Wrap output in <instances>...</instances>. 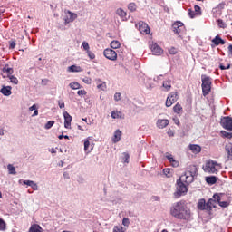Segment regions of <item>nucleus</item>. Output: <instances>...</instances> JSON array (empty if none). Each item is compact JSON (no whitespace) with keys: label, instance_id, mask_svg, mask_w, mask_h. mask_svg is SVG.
<instances>
[{"label":"nucleus","instance_id":"obj_1","mask_svg":"<svg viewBox=\"0 0 232 232\" xmlns=\"http://www.w3.org/2000/svg\"><path fill=\"white\" fill-rule=\"evenodd\" d=\"M195 179V172L187 171L177 179L176 182V191L174 192V197L179 198L182 195L188 193V186L193 182Z\"/></svg>","mask_w":232,"mask_h":232},{"label":"nucleus","instance_id":"obj_2","mask_svg":"<svg viewBox=\"0 0 232 232\" xmlns=\"http://www.w3.org/2000/svg\"><path fill=\"white\" fill-rule=\"evenodd\" d=\"M170 215L175 218H179V220H189L191 218V210L186 206L185 201H179L170 208Z\"/></svg>","mask_w":232,"mask_h":232},{"label":"nucleus","instance_id":"obj_3","mask_svg":"<svg viewBox=\"0 0 232 232\" xmlns=\"http://www.w3.org/2000/svg\"><path fill=\"white\" fill-rule=\"evenodd\" d=\"M201 88H202V93L203 96L206 97V95H209V93L211 92V77L206 75V74H202L201 75Z\"/></svg>","mask_w":232,"mask_h":232},{"label":"nucleus","instance_id":"obj_4","mask_svg":"<svg viewBox=\"0 0 232 232\" xmlns=\"http://www.w3.org/2000/svg\"><path fill=\"white\" fill-rule=\"evenodd\" d=\"M218 169H220V164L213 160H208L205 166H203L205 173L217 174L218 173Z\"/></svg>","mask_w":232,"mask_h":232},{"label":"nucleus","instance_id":"obj_5","mask_svg":"<svg viewBox=\"0 0 232 232\" xmlns=\"http://www.w3.org/2000/svg\"><path fill=\"white\" fill-rule=\"evenodd\" d=\"M177 101H179V94H177V92H170V94L167 97L165 104L167 108H169L173 106Z\"/></svg>","mask_w":232,"mask_h":232},{"label":"nucleus","instance_id":"obj_6","mask_svg":"<svg viewBox=\"0 0 232 232\" xmlns=\"http://www.w3.org/2000/svg\"><path fill=\"white\" fill-rule=\"evenodd\" d=\"M173 33L177 34L179 37H182L180 34L184 32V24L182 22H176L172 24Z\"/></svg>","mask_w":232,"mask_h":232},{"label":"nucleus","instance_id":"obj_7","mask_svg":"<svg viewBox=\"0 0 232 232\" xmlns=\"http://www.w3.org/2000/svg\"><path fill=\"white\" fill-rule=\"evenodd\" d=\"M220 124L225 130H228L229 131H232V118L231 117L221 118Z\"/></svg>","mask_w":232,"mask_h":232},{"label":"nucleus","instance_id":"obj_8","mask_svg":"<svg viewBox=\"0 0 232 232\" xmlns=\"http://www.w3.org/2000/svg\"><path fill=\"white\" fill-rule=\"evenodd\" d=\"M103 55L109 61H117V53L113 49L107 48L103 51Z\"/></svg>","mask_w":232,"mask_h":232},{"label":"nucleus","instance_id":"obj_9","mask_svg":"<svg viewBox=\"0 0 232 232\" xmlns=\"http://www.w3.org/2000/svg\"><path fill=\"white\" fill-rule=\"evenodd\" d=\"M150 49L151 50L153 55H162V53L164 52L159 44L155 43H151L150 45Z\"/></svg>","mask_w":232,"mask_h":232},{"label":"nucleus","instance_id":"obj_10","mask_svg":"<svg viewBox=\"0 0 232 232\" xmlns=\"http://www.w3.org/2000/svg\"><path fill=\"white\" fill-rule=\"evenodd\" d=\"M138 28L140 34H142L143 35H148L150 32V26H148L147 24L144 22L138 23Z\"/></svg>","mask_w":232,"mask_h":232},{"label":"nucleus","instance_id":"obj_11","mask_svg":"<svg viewBox=\"0 0 232 232\" xmlns=\"http://www.w3.org/2000/svg\"><path fill=\"white\" fill-rule=\"evenodd\" d=\"M93 137L90 136L84 140V151L85 153H92L93 151V145L90 143L92 140Z\"/></svg>","mask_w":232,"mask_h":232},{"label":"nucleus","instance_id":"obj_12","mask_svg":"<svg viewBox=\"0 0 232 232\" xmlns=\"http://www.w3.org/2000/svg\"><path fill=\"white\" fill-rule=\"evenodd\" d=\"M156 124L160 130H164V128L169 124V121H168V119H159Z\"/></svg>","mask_w":232,"mask_h":232},{"label":"nucleus","instance_id":"obj_13","mask_svg":"<svg viewBox=\"0 0 232 232\" xmlns=\"http://www.w3.org/2000/svg\"><path fill=\"white\" fill-rule=\"evenodd\" d=\"M0 93L5 97H10V95H12V86H3L0 90Z\"/></svg>","mask_w":232,"mask_h":232},{"label":"nucleus","instance_id":"obj_14","mask_svg":"<svg viewBox=\"0 0 232 232\" xmlns=\"http://www.w3.org/2000/svg\"><path fill=\"white\" fill-rule=\"evenodd\" d=\"M213 198L217 200V202L219 204L221 208H227L229 206V202L227 201H220V195L218 194H214Z\"/></svg>","mask_w":232,"mask_h":232},{"label":"nucleus","instance_id":"obj_15","mask_svg":"<svg viewBox=\"0 0 232 232\" xmlns=\"http://www.w3.org/2000/svg\"><path fill=\"white\" fill-rule=\"evenodd\" d=\"M23 184H24L25 186H30V188H32V189H34V191L39 190V186L37 185V183H35L33 180H24Z\"/></svg>","mask_w":232,"mask_h":232},{"label":"nucleus","instance_id":"obj_16","mask_svg":"<svg viewBox=\"0 0 232 232\" xmlns=\"http://www.w3.org/2000/svg\"><path fill=\"white\" fill-rule=\"evenodd\" d=\"M198 209H199L200 211H208V203H206V199L201 198L198 201Z\"/></svg>","mask_w":232,"mask_h":232},{"label":"nucleus","instance_id":"obj_17","mask_svg":"<svg viewBox=\"0 0 232 232\" xmlns=\"http://www.w3.org/2000/svg\"><path fill=\"white\" fill-rule=\"evenodd\" d=\"M212 43L215 44V46H220V44L224 45L226 44V41L220 37V35H216L215 38L212 40Z\"/></svg>","mask_w":232,"mask_h":232},{"label":"nucleus","instance_id":"obj_18","mask_svg":"<svg viewBox=\"0 0 232 232\" xmlns=\"http://www.w3.org/2000/svg\"><path fill=\"white\" fill-rule=\"evenodd\" d=\"M121 137H122V131L120 130H115L112 137V142H114V144L119 142L121 140Z\"/></svg>","mask_w":232,"mask_h":232},{"label":"nucleus","instance_id":"obj_19","mask_svg":"<svg viewBox=\"0 0 232 232\" xmlns=\"http://www.w3.org/2000/svg\"><path fill=\"white\" fill-rule=\"evenodd\" d=\"M217 199L210 198L208 202H207V208H208V211H211V209H213V208H217Z\"/></svg>","mask_w":232,"mask_h":232},{"label":"nucleus","instance_id":"obj_20","mask_svg":"<svg viewBox=\"0 0 232 232\" xmlns=\"http://www.w3.org/2000/svg\"><path fill=\"white\" fill-rule=\"evenodd\" d=\"M225 150H226V152H227V159L229 160H232V143L227 144L226 147H225Z\"/></svg>","mask_w":232,"mask_h":232},{"label":"nucleus","instance_id":"obj_21","mask_svg":"<svg viewBox=\"0 0 232 232\" xmlns=\"http://www.w3.org/2000/svg\"><path fill=\"white\" fill-rule=\"evenodd\" d=\"M97 88L104 92L106 90V82H102L101 79H97Z\"/></svg>","mask_w":232,"mask_h":232},{"label":"nucleus","instance_id":"obj_22","mask_svg":"<svg viewBox=\"0 0 232 232\" xmlns=\"http://www.w3.org/2000/svg\"><path fill=\"white\" fill-rule=\"evenodd\" d=\"M189 150L193 153H200L202 151V148L199 145H189Z\"/></svg>","mask_w":232,"mask_h":232},{"label":"nucleus","instance_id":"obj_23","mask_svg":"<svg viewBox=\"0 0 232 232\" xmlns=\"http://www.w3.org/2000/svg\"><path fill=\"white\" fill-rule=\"evenodd\" d=\"M206 182H207V184L213 186V184H217V177H215V176L207 177Z\"/></svg>","mask_w":232,"mask_h":232},{"label":"nucleus","instance_id":"obj_24","mask_svg":"<svg viewBox=\"0 0 232 232\" xmlns=\"http://www.w3.org/2000/svg\"><path fill=\"white\" fill-rule=\"evenodd\" d=\"M116 14L117 15H119V17H121V19H126V15H128V14L122 9V8H118L116 10Z\"/></svg>","mask_w":232,"mask_h":232},{"label":"nucleus","instance_id":"obj_25","mask_svg":"<svg viewBox=\"0 0 232 232\" xmlns=\"http://www.w3.org/2000/svg\"><path fill=\"white\" fill-rule=\"evenodd\" d=\"M65 14H68L71 23H73V21H75V19H77V14H75L70 10L65 11Z\"/></svg>","mask_w":232,"mask_h":232},{"label":"nucleus","instance_id":"obj_26","mask_svg":"<svg viewBox=\"0 0 232 232\" xmlns=\"http://www.w3.org/2000/svg\"><path fill=\"white\" fill-rule=\"evenodd\" d=\"M64 128L70 130L72 128V117H65L64 118Z\"/></svg>","mask_w":232,"mask_h":232},{"label":"nucleus","instance_id":"obj_27","mask_svg":"<svg viewBox=\"0 0 232 232\" xmlns=\"http://www.w3.org/2000/svg\"><path fill=\"white\" fill-rule=\"evenodd\" d=\"M163 88L166 90V92H169L171 90V80L164 81Z\"/></svg>","mask_w":232,"mask_h":232},{"label":"nucleus","instance_id":"obj_28","mask_svg":"<svg viewBox=\"0 0 232 232\" xmlns=\"http://www.w3.org/2000/svg\"><path fill=\"white\" fill-rule=\"evenodd\" d=\"M68 72H82V68H81V66L72 65L68 67Z\"/></svg>","mask_w":232,"mask_h":232},{"label":"nucleus","instance_id":"obj_29","mask_svg":"<svg viewBox=\"0 0 232 232\" xmlns=\"http://www.w3.org/2000/svg\"><path fill=\"white\" fill-rule=\"evenodd\" d=\"M7 169H8L9 175H17V171H15V167H14V165L8 164Z\"/></svg>","mask_w":232,"mask_h":232},{"label":"nucleus","instance_id":"obj_30","mask_svg":"<svg viewBox=\"0 0 232 232\" xmlns=\"http://www.w3.org/2000/svg\"><path fill=\"white\" fill-rule=\"evenodd\" d=\"M111 48H112L113 50H117V48H121V42L117 40H113L112 42H111Z\"/></svg>","mask_w":232,"mask_h":232},{"label":"nucleus","instance_id":"obj_31","mask_svg":"<svg viewBox=\"0 0 232 232\" xmlns=\"http://www.w3.org/2000/svg\"><path fill=\"white\" fill-rule=\"evenodd\" d=\"M163 174L168 178L173 177V170L171 169H163Z\"/></svg>","mask_w":232,"mask_h":232},{"label":"nucleus","instance_id":"obj_32","mask_svg":"<svg viewBox=\"0 0 232 232\" xmlns=\"http://www.w3.org/2000/svg\"><path fill=\"white\" fill-rule=\"evenodd\" d=\"M7 77L10 80V82H12V84H19V80L17 79V77L12 74L7 75Z\"/></svg>","mask_w":232,"mask_h":232},{"label":"nucleus","instance_id":"obj_33","mask_svg":"<svg viewBox=\"0 0 232 232\" xmlns=\"http://www.w3.org/2000/svg\"><path fill=\"white\" fill-rule=\"evenodd\" d=\"M29 111H34L32 117H36V115H39V111H37V106L35 104L32 105L29 108Z\"/></svg>","mask_w":232,"mask_h":232},{"label":"nucleus","instance_id":"obj_34","mask_svg":"<svg viewBox=\"0 0 232 232\" xmlns=\"http://www.w3.org/2000/svg\"><path fill=\"white\" fill-rule=\"evenodd\" d=\"M70 88H72V90H80L81 88V84L77 82H72L70 84H69Z\"/></svg>","mask_w":232,"mask_h":232},{"label":"nucleus","instance_id":"obj_35","mask_svg":"<svg viewBox=\"0 0 232 232\" xmlns=\"http://www.w3.org/2000/svg\"><path fill=\"white\" fill-rule=\"evenodd\" d=\"M122 156V160L124 164H130V154H128V152H123Z\"/></svg>","mask_w":232,"mask_h":232},{"label":"nucleus","instance_id":"obj_36","mask_svg":"<svg viewBox=\"0 0 232 232\" xmlns=\"http://www.w3.org/2000/svg\"><path fill=\"white\" fill-rule=\"evenodd\" d=\"M173 111H174V113H178V114L180 113V111H182V105L177 103V104L173 107Z\"/></svg>","mask_w":232,"mask_h":232},{"label":"nucleus","instance_id":"obj_37","mask_svg":"<svg viewBox=\"0 0 232 232\" xmlns=\"http://www.w3.org/2000/svg\"><path fill=\"white\" fill-rule=\"evenodd\" d=\"M111 117H124V113L120 111H112Z\"/></svg>","mask_w":232,"mask_h":232},{"label":"nucleus","instance_id":"obj_38","mask_svg":"<svg viewBox=\"0 0 232 232\" xmlns=\"http://www.w3.org/2000/svg\"><path fill=\"white\" fill-rule=\"evenodd\" d=\"M222 137H225L226 139H231L232 138V133L231 132H227L226 130H221L220 131Z\"/></svg>","mask_w":232,"mask_h":232},{"label":"nucleus","instance_id":"obj_39","mask_svg":"<svg viewBox=\"0 0 232 232\" xmlns=\"http://www.w3.org/2000/svg\"><path fill=\"white\" fill-rule=\"evenodd\" d=\"M128 10H130V12H135L137 10V5L135 3L129 4Z\"/></svg>","mask_w":232,"mask_h":232},{"label":"nucleus","instance_id":"obj_40","mask_svg":"<svg viewBox=\"0 0 232 232\" xmlns=\"http://www.w3.org/2000/svg\"><path fill=\"white\" fill-rule=\"evenodd\" d=\"M218 26L223 29L227 28V24H226L222 19L218 20Z\"/></svg>","mask_w":232,"mask_h":232},{"label":"nucleus","instance_id":"obj_41","mask_svg":"<svg viewBox=\"0 0 232 232\" xmlns=\"http://www.w3.org/2000/svg\"><path fill=\"white\" fill-rule=\"evenodd\" d=\"M55 124L54 121H49L45 123L44 125V129L45 130H50V128H52V126H53Z\"/></svg>","mask_w":232,"mask_h":232},{"label":"nucleus","instance_id":"obj_42","mask_svg":"<svg viewBox=\"0 0 232 232\" xmlns=\"http://www.w3.org/2000/svg\"><path fill=\"white\" fill-rule=\"evenodd\" d=\"M166 159L170 162V164L175 160V158H173V155H171L169 152H167L165 154Z\"/></svg>","mask_w":232,"mask_h":232},{"label":"nucleus","instance_id":"obj_43","mask_svg":"<svg viewBox=\"0 0 232 232\" xmlns=\"http://www.w3.org/2000/svg\"><path fill=\"white\" fill-rule=\"evenodd\" d=\"M6 229V223L3 219H0V231H5Z\"/></svg>","mask_w":232,"mask_h":232},{"label":"nucleus","instance_id":"obj_44","mask_svg":"<svg viewBox=\"0 0 232 232\" xmlns=\"http://www.w3.org/2000/svg\"><path fill=\"white\" fill-rule=\"evenodd\" d=\"M194 12H196L197 15H202L201 8L198 5L194 6Z\"/></svg>","mask_w":232,"mask_h":232},{"label":"nucleus","instance_id":"obj_45","mask_svg":"<svg viewBox=\"0 0 232 232\" xmlns=\"http://www.w3.org/2000/svg\"><path fill=\"white\" fill-rule=\"evenodd\" d=\"M82 121H84L86 124H92L93 123V118L88 117V118H82Z\"/></svg>","mask_w":232,"mask_h":232},{"label":"nucleus","instance_id":"obj_46","mask_svg":"<svg viewBox=\"0 0 232 232\" xmlns=\"http://www.w3.org/2000/svg\"><path fill=\"white\" fill-rule=\"evenodd\" d=\"M124 227H121V226H116L113 228V232H124Z\"/></svg>","mask_w":232,"mask_h":232},{"label":"nucleus","instance_id":"obj_47","mask_svg":"<svg viewBox=\"0 0 232 232\" xmlns=\"http://www.w3.org/2000/svg\"><path fill=\"white\" fill-rule=\"evenodd\" d=\"M3 72H6L8 75H12V72H14V70L10 67H4Z\"/></svg>","mask_w":232,"mask_h":232},{"label":"nucleus","instance_id":"obj_48","mask_svg":"<svg viewBox=\"0 0 232 232\" xmlns=\"http://www.w3.org/2000/svg\"><path fill=\"white\" fill-rule=\"evenodd\" d=\"M188 15L191 19H195L197 14L195 11L191 10V9H188Z\"/></svg>","mask_w":232,"mask_h":232},{"label":"nucleus","instance_id":"obj_49","mask_svg":"<svg viewBox=\"0 0 232 232\" xmlns=\"http://www.w3.org/2000/svg\"><path fill=\"white\" fill-rule=\"evenodd\" d=\"M121 99H122V96H121V92H116V93L114 94V101L119 102V101H121Z\"/></svg>","mask_w":232,"mask_h":232},{"label":"nucleus","instance_id":"obj_50","mask_svg":"<svg viewBox=\"0 0 232 232\" xmlns=\"http://www.w3.org/2000/svg\"><path fill=\"white\" fill-rule=\"evenodd\" d=\"M82 47H83V50H85L86 52L90 51V44H88L87 42H82Z\"/></svg>","mask_w":232,"mask_h":232},{"label":"nucleus","instance_id":"obj_51","mask_svg":"<svg viewBox=\"0 0 232 232\" xmlns=\"http://www.w3.org/2000/svg\"><path fill=\"white\" fill-rule=\"evenodd\" d=\"M63 19L64 21V24H70V23H72L70 21V15L69 14H66Z\"/></svg>","mask_w":232,"mask_h":232},{"label":"nucleus","instance_id":"obj_52","mask_svg":"<svg viewBox=\"0 0 232 232\" xmlns=\"http://www.w3.org/2000/svg\"><path fill=\"white\" fill-rule=\"evenodd\" d=\"M122 224H123L126 227H128V226H130V219H129L128 218H124L122 219Z\"/></svg>","mask_w":232,"mask_h":232},{"label":"nucleus","instance_id":"obj_53","mask_svg":"<svg viewBox=\"0 0 232 232\" xmlns=\"http://www.w3.org/2000/svg\"><path fill=\"white\" fill-rule=\"evenodd\" d=\"M87 54L91 60L95 59V53H93L92 51H87Z\"/></svg>","mask_w":232,"mask_h":232},{"label":"nucleus","instance_id":"obj_54","mask_svg":"<svg viewBox=\"0 0 232 232\" xmlns=\"http://www.w3.org/2000/svg\"><path fill=\"white\" fill-rule=\"evenodd\" d=\"M82 82L85 84H92V78L85 77V78L82 79Z\"/></svg>","mask_w":232,"mask_h":232},{"label":"nucleus","instance_id":"obj_55","mask_svg":"<svg viewBox=\"0 0 232 232\" xmlns=\"http://www.w3.org/2000/svg\"><path fill=\"white\" fill-rule=\"evenodd\" d=\"M169 53H170V55H176L177 53V49L175 47H171L169 50Z\"/></svg>","mask_w":232,"mask_h":232},{"label":"nucleus","instance_id":"obj_56","mask_svg":"<svg viewBox=\"0 0 232 232\" xmlns=\"http://www.w3.org/2000/svg\"><path fill=\"white\" fill-rule=\"evenodd\" d=\"M172 164L173 168H179V161L174 159V160L170 163Z\"/></svg>","mask_w":232,"mask_h":232},{"label":"nucleus","instance_id":"obj_57","mask_svg":"<svg viewBox=\"0 0 232 232\" xmlns=\"http://www.w3.org/2000/svg\"><path fill=\"white\" fill-rule=\"evenodd\" d=\"M86 93H88L87 92H86V90H80V91H78L77 92V94L78 95H86Z\"/></svg>","mask_w":232,"mask_h":232},{"label":"nucleus","instance_id":"obj_58","mask_svg":"<svg viewBox=\"0 0 232 232\" xmlns=\"http://www.w3.org/2000/svg\"><path fill=\"white\" fill-rule=\"evenodd\" d=\"M9 48L11 50H14V48H15V42L14 41L9 42Z\"/></svg>","mask_w":232,"mask_h":232},{"label":"nucleus","instance_id":"obj_59","mask_svg":"<svg viewBox=\"0 0 232 232\" xmlns=\"http://www.w3.org/2000/svg\"><path fill=\"white\" fill-rule=\"evenodd\" d=\"M167 135H169V137H174L175 136V132L171 129H169L167 131Z\"/></svg>","mask_w":232,"mask_h":232},{"label":"nucleus","instance_id":"obj_60","mask_svg":"<svg viewBox=\"0 0 232 232\" xmlns=\"http://www.w3.org/2000/svg\"><path fill=\"white\" fill-rule=\"evenodd\" d=\"M173 121H174L175 124H178V125L180 124V121H179V118H174Z\"/></svg>","mask_w":232,"mask_h":232},{"label":"nucleus","instance_id":"obj_61","mask_svg":"<svg viewBox=\"0 0 232 232\" xmlns=\"http://www.w3.org/2000/svg\"><path fill=\"white\" fill-rule=\"evenodd\" d=\"M228 52H229L230 55H232V44H230L228 46Z\"/></svg>","mask_w":232,"mask_h":232},{"label":"nucleus","instance_id":"obj_62","mask_svg":"<svg viewBox=\"0 0 232 232\" xmlns=\"http://www.w3.org/2000/svg\"><path fill=\"white\" fill-rule=\"evenodd\" d=\"M219 68H220V70H227V67L225 65H223V64H220Z\"/></svg>","mask_w":232,"mask_h":232},{"label":"nucleus","instance_id":"obj_63","mask_svg":"<svg viewBox=\"0 0 232 232\" xmlns=\"http://www.w3.org/2000/svg\"><path fill=\"white\" fill-rule=\"evenodd\" d=\"M63 117H72V116H70V114L67 111H65L63 112Z\"/></svg>","mask_w":232,"mask_h":232},{"label":"nucleus","instance_id":"obj_64","mask_svg":"<svg viewBox=\"0 0 232 232\" xmlns=\"http://www.w3.org/2000/svg\"><path fill=\"white\" fill-rule=\"evenodd\" d=\"M59 107H60V108H64V102H62V103L60 102V103H59Z\"/></svg>","mask_w":232,"mask_h":232}]
</instances>
